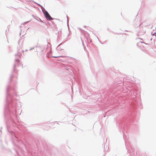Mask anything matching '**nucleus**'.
<instances>
[{
	"label": "nucleus",
	"instance_id": "f257e3e1",
	"mask_svg": "<svg viewBox=\"0 0 156 156\" xmlns=\"http://www.w3.org/2000/svg\"><path fill=\"white\" fill-rule=\"evenodd\" d=\"M42 11L44 14L46 19L49 20H53V19L50 16L46 10H42Z\"/></svg>",
	"mask_w": 156,
	"mask_h": 156
},
{
	"label": "nucleus",
	"instance_id": "f03ea898",
	"mask_svg": "<svg viewBox=\"0 0 156 156\" xmlns=\"http://www.w3.org/2000/svg\"><path fill=\"white\" fill-rule=\"evenodd\" d=\"M59 56H53V57L54 58H57Z\"/></svg>",
	"mask_w": 156,
	"mask_h": 156
}]
</instances>
